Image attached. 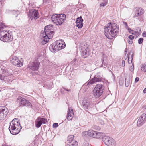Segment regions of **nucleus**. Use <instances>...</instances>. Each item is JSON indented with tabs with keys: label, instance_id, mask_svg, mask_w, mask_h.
Listing matches in <instances>:
<instances>
[{
	"label": "nucleus",
	"instance_id": "de8ad7c7",
	"mask_svg": "<svg viewBox=\"0 0 146 146\" xmlns=\"http://www.w3.org/2000/svg\"><path fill=\"white\" fill-rule=\"evenodd\" d=\"M143 92L144 93H146V88H145L143 90Z\"/></svg>",
	"mask_w": 146,
	"mask_h": 146
},
{
	"label": "nucleus",
	"instance_id": "5fc2aeb1",
	"mask_svg": "<svg viewBox=\"0 0 146 146\" xmlns=\"http://www.w3.org/2000/svg\"><path fill=\"white\" fill-rule=\"evenodd\" d=\"M2 1V0H0V2H1Z\"/></svg>",
	"mask_w": 146,
	"mask_h": 146
},
{
	"label": "nucleus",
	"instance_id": "6e6d98bb",
	"mask_svg": "<svg viewBox=\"0 0 146 146\" xmlns=\"http://www.w3.org/2000/svg\"><path fill=\"white\" fill-rule=\"evenodd\" d=\"M126 52V50H125V52Z\"/></svg>",
	"mask_w": 146,
	"mask_h": 146
},
{
	"label": "nucleus",
	"instance_id": "4c0bfd02",
	"mask_svg": "<svg viewBox=\"0 0 146 146\" xmlns=\"http://www.w3.org/2000/svg\"><path fill=\"white\" fill-rule=\"evenodd\" d=\"M129 38L130 40H133V39L134 38V36L133 35H130L129 36Z\"/></svg>",
	"mask_w": 146,
	"mask_h": 146
},
{
	"label": "nucleus",
	"instance_id": "72a5a7b5",
	"mask_svg": "<svg viewBox=\"0 0 146 146\" xmlns=\"http://www.w3.org/2000/svg\"><path fill=\"white\" fill-rule=\"evenodd\" d=\"M5 26L4 25L3 23H0V31L3 30V29L4 28Z\"/></svg>",
	"mask_w": 146,
	"mask_h": 146
},
{
	"label": "nucleus",
	"instance_id": "6e6552de",
	"mask_svg": "<svg viewBox=\"0 0 146 146\" xmlns=\"http://www.w3.org/2000/svg\"><path fill=\"white\" fill-rule=\"evenodd\" d=\"M8 113V108L4 106H0V121H3L5 119Z\"/></svg>",
	"mask_w": 146,
	"mask_h": 146
},
{
	"label": "nucleus",
	"instance_id": "7ed1b4c3",
	"mask_svg": "<svg viewBox=\"0 0 146 146\" xmlns=\"http://www.w3.org/2000/svg\"><path fill=\"white\" fill-rule=\"evenodd\" d=\"M21 129L19 122L18 119H14L10 123L9 130L13 135L18 134Z\"/></svg>",
	"mask_w": 146,
	"mask_h": 146
},
{
	"label": "nucleus",
	"instance_id": "a19ab883",
	"mask_svg": "<svg viewBox=\"0 0 146 146\" xmlns=\"http://www.w3.org/2000/svg\"><path fill=\"white\" fill-rule=\"evenodd\" d=\"M142 36L143 37H146V32H144L142 34Z\"/></svg>",
	"mask_w": 146,
	"mask_h": 146
},
{
	"label": "nucleus",
	"instance_id": "f8f14e48",
	"mask_svg": "<svg viewBox=\"0 0 146 146\" xmlns=\"http://www.w3.org/2000/svg\"><path fill=\"white\" fill-rule=\"evenodd\" d=\"M47 122L46 119L38 117L36 120L35 125L37 127L39 128L42 124H45Z\"/></svg>",
	"mask_w": 146,
	"mask_h": 146
},
{
	"label": "nucleus",
	"instance_id": "a211bd4d",
	"mask_svg": "<svg viewBox=\"0 0 146 146\" xmlns=\"http://www.w3.org/2000/svg\"><path fill=\"white\" fill-rule=\"evenodd\" d=\"M74 115L73 110L71 108H69L67 118L68 120H71Z\"/></svg>",
	"mask_w": 146,
	"mask_h": 146
},
{
	"label": "nucleus",
	"instance_id": "4468645a",
	"mask_svg": "<svg viewBox=\"0 0 146 146\" xmlns=\"http://www.w3.org/2000/svg\"><path fill=\"white\" fill-rule=\"evenodd\" d=\"M39 64L37 61L32 62L29 64L28 68L33 70H37L38 69Z\"/></svg>",
	"mask_w": 146,
	"mask_h": 146
},
{
	"label": "nucleus",
	"instance_id": "9d476101",
	"mask_svg": "<svg viewBox=\"0 0 146 146\" xmlns=\"http://www.w3.org/2000/svg\"><path fill=\"white\" fill-rule=\"evenodd\" d=\"M28 15L29 18L31 20L33 19L36 20L39 17L38 11L35 9L30 11L28 13Z\"/></svg>",
	"mask_w": 146,
	"mask_h": 146
},
{
	"label": "nucleus",
	"instance_id": "e433bc0d",
	"mask_svg": "<svg viewBox=\"0 0 146 146\" xmlns=\"http://www.w3.org/2000/svg\"><path fill=\"white\" fill-rule=\"evenodd\" d=\"M58 125V124L57 123H54L53 124V128H56L57 127Z\"/></svg>",
	"mask_w": 146,
	"mask_h": 146
},
{
	"label": "nucleus",
	"instance_id": "ea45409f",
	"mask_svg": "<svg viewBox=\"0 0 146 146\" xmlns=\"http://www.w3.org/2000/svg\"><path fill=\"white\" fill-rule=\"evenodd\" d=\"M128 43L129 44H132L133 43V40H128Z\"/></svg>",
	"mask_w": 146,
	"mask_h": 146
},
{
	"label": "nucleus",
	"instance_id": "b1692460",
	"mask_svg": "<svg viewBox=\"0 0 146 146\" xmlns=\"http://www.w3.org/2000/svg\"><path fill=\"white\" fill-rule=\"evenodd\" d=\"M96 131L92 130H89L88 131H86L83 132L82 134L87 133V135L90 137H94L95 134L96 133Z\"/></svg>",
	"mask_w": 146,
	"mask_h": 146
},
{
	"label": "nucleus",
	"instance_id": "58836bf2",
	"mask_svg": "<svg viewBox=\"0 0 146 146\" xmlns=\"http://www.w3.org/2000/svg\"><path fill=\"white\" fill-rule=\"evenodd\" d=\"M123 23L124 25H125V27L126 28H127V27H128V25H127V22H125V21H123Z\"/></svg>",
	"mask_w": 146,
	"mask_h": 146
},
{
	"label": "nucleus",
	"instance_id": "a878e982",
	"mask_svg": "<svg viewBox=\"0 0 146 146\" xmlns=\"http://www.w3.org/2000/svg\"><path fill=\"white\" fill-rule=\"evenodd\" d=\"M133 53L132 52H130L128 58V62L129 64H131L133 60Z\"/></svg>",
	"mask_w": 146,
	"mask_h": 146
},
{
	"label": "nucleus",
	"instance_id": "3c124183",
	"mask_svg": "<svg viewBox=\"0 0 146 146\" xmlns=\"http://www.w3.org/2000/svg\"><path fill=\"white\" fill-rule=\"evenodd\" d=\"M16 12L17 13V15H18V14H19L20 13V12L19 11H16Z\"/></svg>",
	"mask_w": 146,
	"mask_h": 146
},
{
	"label": "nucleus",
	"instance_id": "f3484780",
	"mask_svg": "<svg viewBox=\"0 0 146 146\" xmlns=\"http://www.w3.org/2000/svg\"><path fill=\"white\" fill-rule=\"evenodd\" d=\"M3 40H1L5 42H9L11 41L13 39V36L9 32L3 38Z\"/></svg>",
	"mask_w": 146,
	"mask_h": 146
},
{
	"label": "nucleus",
	"instance_id": "f704fd0d",
	"mask_svg": "<svg viewBox=\"0 0 146 146\" xmlns=\"http://www.w3.org/2000/svg\"><path fill=\"white\" fill-rule=\"evenodd\" d=\"M82 146H89V144L86 141L84 143Z\"/></svg>",
	"mask_w": 146,
	"mask_h": 146
},
{
	"label": "nucleus",
	"instance_id": "864d4df0",
	"mask_svg": "<svg viewBox=\"0 0 146 146\" xmlns=\"http://www.w3.org/2000/svg\"><path fill=\"white\" fill-rule=\"evenodd\" d=\"M132 31V32L131 33V34H134V33L133 32H134V31L133 30H131Z\"/></svg>",
	"mask_w": 146,
	"mask_h": 146
},
{
	"label": "nucleus",
	"instance_id": "dca6fc26",
	"mask_svg": "<svg viewBox=\"0 0 146 146\" xmlns=\"http://www.w3.org/2000/svg\"><path fill=\"white\" fill-rule=\"evenodd\" d=\"M0 70L2 72L1 74H0V79L2 80L5 81L7 79V77L8 75L6 71L4 69L0 67Z\"/></svg>",
	"mask_w": 146,
	"mask_h": 146
},
{
	"label": "nucleus",
	"instance_id": "2eb2a0df",
	"mask_svg": "<svg viewBox=\"0 0 146 146\" xmlns=\"http://www.w3.org/2000/svg\"><path fill=\"white\" fill-rule=\"evenodd\" d=\"M89 51V49L86 46L84 45L81 46L80 52L82 56L84 57V58H86V56H85L88 55Z\"/></svg>",
	"mask_w": 146,
	"mask_h": 146
},
{
	"label": "nucleus",
	"instance_id": "473e14b6",
	"mask_svg": "<svg viewBox=\"0 0 146 146\" xmlns=\"http://www.w3.org/2000/svg\"><path fill=\"white\" fill-rule=\"evenodd\" d=\"M143 39L142 38H141L138 40V43L140 44H141L143 41Z\"/></svg>",
	"mask_w": 146,
	"mask_h": 146
},
{
	"label": "nucleus",
	"instance_id": "a18cd8bd",
	"mask_svg": "<svg viewBox=\"0 0 146 146\" xmlns=\"http://www.w3.org/2000/svg\"><path fill=\"white\" fill-rule=\"evenodd\" d=\"M125 61L124 60H123L122 61V66H125Z\"/></svg>",
	"mask_w": 146,
	"mask_h": 146
},
{
	"label": "nucleus",
	"instance_id": "c03bdc74",
	"mask_svg": "<svg viewBox=\"0 0 146 146\" xmlns=\"http://www.w3.org/2000/svg\"><path fill=\"white\" fill-rule=\"evenodd\" d=\"M100 124L102 125H103L104 124V121L102 120H101L100 121Z\"/></svg>",
	"mask_w": 146,
	"mask_h": 146
},
{
	"label": "nucleus",
	"instance_id": "9b49d317",
	"mask_svg": "<svg viewBox=\"0 0 146 146\" xmlns=\"http://www.w3.org/2000/svg\"><path fill=\"white\" fill-rule=\"evenodd\" d=\"M146 121V113L142 114L139 117L137 123V126L140 127Z\"/></svg>",
	"mask_w": 146,
	"mask_h": 146
},
{
	"label": "nucleus",
	"instance_id": "49530a36",
	"mask_svg": "<svg viewBox=\"0 0 146 146\" xmlns=\"http://www.w3.org/2000/svg\"><path fill=\"white\" fill-rule=\"evenodd\" d=\"M63 89L65 90L66 91H67L68 92H69V91H70V89H66L64 88H63Z\"/></svg>",
	"mask_w": 146,
	"mask_h": 146
},
{
	"label": "nucleus",
	"instance_id": "c85d7f7f",
	"mask_svg": "<svg viewBox=\"0 0 146 146\" xmlns=\"http://www.w3.org/2000/svg\"><path fill=\"white\" fill-rule=\"evenodd\" d=\"M130 81V77L125 78V86L126 87H128Z\"/></svg>",
	"mask_w": 146,
	"mask_h": 146
},
{
	"label": "nucleus",
	"instance_id": "20e7f679",
	"mask_svg": "<svg viewBox=\"0 0 146 146\" xmlns=\"http://www.w3.org/2000/svg\"><path fill=\"white\" fill-rule=\"evenodd\" d=\"M66 19V15L64 14H54L51 17L52 21L57 25L62 24Z\"/></svg>",
	"mask_w": 146,
	"mask_h": 146
},
{
	"label": "nucleus",
	"instance_id": "5701e85b",
	"mask_svg": "<svg viewBox=\"0 0 146 146\" xmlns=\"http://www.w3.org/2000/svg\"><path fill=\"white\" fill-rule=\"evenodd\" d=\"M60 40H59V41H57L55 42V43H56V44H57L58 48V50H59L62 49L64 48H65V44H64L63 43V42L62 43H61L60 42ZM60 41H61V40H60Z\"/></svg>",
	"mask_w": 146,
	"mask_h": 146
},
{
	"label": "nucleus",
	"instance_id": "7c9ffc66",
	"mask_svg": "<svg viewBox=\"0 0 146 146\" xmlns=\"http://www.w3.org/2000/svg\"><path fill=\"white\" fill-rule=\"evenodd\" d=\"M141 70L143 71L146 72V64H143L141 66Z\"/></svg>",
	"mask_w": 146,
	"mask_h": 146
},
{
	"label": "nucleus",
	"instance_id": "cd10ccee",
	"mask_svg": "<svg viewBox=\"0 0 146 146\" xmlns=\"http://www.w3.org/2000/svg\"><path fill=\"white\" fill-rule=\"evenodd\" d=\"M52 50H51L52 51V52H54L56 51H59L56 43L55 42V43L54 44L52 47Z\"/></svg>",
	"mask_w": 146,
	"mask_h": 146
},
{
	"label": "nucleus",
	"instance_id": "2f4dec72",
	"mask_svg": "<svg viewBox=\"0 0 146 146\" xmlns=\"http://www.w3.org/2000/svg\"><path fill=\"white\" fill-rule=\"evenodd\" d=\"M102 67H105V66H107L108 65L107 62L104 60L102 59Z\"/></svg>",
	"mask_w": 146,
	"mask_h": 146
},
{
	"label": "nucleus",
	"instance_id": "39448f33",
	"mask_svg": "<svg viewBox=\"0 0 146 146\" xmlns=\"http://www.w3.org/2000/svg\"><path fill=\"white\" fill-rule=\"evenodd\" d=\"M104 87L101 84H97L94 88L93 91V94L96 98L99 97L104 92Z\"/></svg>",
	"mask_w": 146,
	"mask_h": 146
},
{
	"label": "nucleus",
	"instance_id": "c756f323",
	"mask_svg": "<svg viewBox=\"0 0 146 146\" xmlns=\"http://www.w3.org/2000/svg\"><path fill=\"white\" fill-rule=\"evenodd\" d=\"M74 136L73 135H70L68 136V142H74V141H77L75 140H74Z\"/></svg>",
	"mask_w": 146,
	"mask_h": 146
},
{
	"label": "nucleus",
	"instance_id": "f03ea898",
	"mask_svg": "<svg viewBox=\"0 0 146 146\" xmlns=\"http://www.w3.org/2000/svg\"><path fill=\"white\" fill-rule=\"evenodd\" d=\"M53 25H49L45 27V31H42L40 36L42 40V43L44 44L48 42L50 39L52 38L53 36L54 32L52 30Z\"/></svg>",
	"mask_w": 146,
	"mask_h": 146
},
{
	"label": "nucleus",
	"instance_id": "bb28decb",
	"mask_svg": "<svg viewBox=\"0 0 146 146\" xmlns=\"http://www.w3.org/2000/svg\"><path fill=\"white\" fill-rule=\"evenodd\" d=\"M78 142L77 141L69 142L68 143L66 146H77Z\"/></svg>",
	"mask_w": 146,
	"mask_h": 146
},
{
	"label": "nucleus",
	"instance_id": "aec40b11",
	"mask_svg": "<svg viewBox=\"0 0 146 146\" xmlns=\"http://www.w3.org/2000/svg\"><path fill=\"white\" fill-rule=\"evenodd\" d=\"M83 106L85 110L90 109L92 108V105L88 102H84Z\"/></svg>",
	"mask_w": 146,
	"mask_h": 146
},
{
	"label": "nucleus",
	"instance_id": "4be33fe9",
	"mask_svg": "<svg viewBox=\"0 0 146 146\" xmlns=\"http://www.w3.org/2000/svg\"><path fill=\"white\" fill-rule=\"evenodd\" d=\"M144 11L143 9L141 8H138L136 10L135 15L137 17L141 15L144 13Z\"/></svg>",
	"mask_w": 146,
	"mask_h": 146
},
{
	"label": "nucleus",
	"instance_id": "1a4fd4ad",
	"mask_svg": "<svg viewBox=\"0 0 146 146\" xmlns=\"http://www.w3.org/2000/svg\"><path fill=\"white\" fill-rule=\"evenodd\" d=\"M17 100L19 105L21 106H30L31 105V103L29 101L22 97H19L17 98Z\"/></svg>",
	"mask_w": 146,
	"mask_h": 146
},
{
	"label": "nucleus",
	"instance_id": "6ab92c4d",
	"mask_svg": "<svg viewBox=\"0 0 146 146\" xmlns=\"http://www.w3.org/2000/svg\"><path fill=\"white\" fill-rule=\"evenodd\" d=\"M83 20L81 16L78 18L76 20V26L79 28H81L83 26Z\"/></svg>",
	"mask_w": 146,
	"mask_h": 146
},
{
	"label": "nucleus",
	"instance_id": "0eeeda50",
	"mask_svg": "<svg viewBox=\"0 0 146 146\" xmlns=\"http://www.w3.org/2000/svg\"><path fill=\"white\" fill-rule=\"evenodd\" d=\"M103 141L108 146H115L116 145L115 141L111 137L108 136H104L103 138Z\"/></svg>",
	"mask_w": 146,
	"mask_h": 146
},
{
	"label": "nucleus",
	"instance_id": "412c9836",
	"mask_svg": "<svg viewBox=\"0 0 146 146\" xmlns=\"http://www.w3.org/2000/svg\"><path fill=\"white\" fill-rule=\"evenodd\" d=\"M104 135V133H103L96 131L94 138L98 139L102 138L103 139L104 137L105 136Z\"/></svg>",
	"mask_w": 146,
	"mask_h": 146
},
{
	"label": "nucleus",
	"instance_id": "c9c22d12",
	"mask_svg": "<svg viewBox=\"0 0 146 146\" xmlns=\"http://www.w3.org/2000/svg\"><path fill=\"white\" fill-rule=\"evenodd\" d=\"M134 70L133 63L131 67L130 68V70L131 71H133Z\"/></svg>",
	"mask_w": 146,
	"mask_h": 146
},
{
	"label": "nucleus",
	"instance_id": "09e8293b",
	"mask_svg": "<svg viewBox=\"0 0 146 146\" xmlns=\"http://www.w3.org/2000/svg\"><path fill=\"white\" fill-rule=\"evenodd\" d=\"M2 146H11V145H8L6 144H4L2 145Z\"/></svg>",
	"mask_w": 146,
	"mask_h": 146
},
{
	"label": "nucleus",
	"instance_id": "f257e3e1",
	"mask_svg": "<svg viewBox=\"0 0 146 146\" xmlns=\"http://www.w3.org/2000/svg\"><path fill=\"white\" fill-rule=\"evenodd\" d=\"M104 29L105 35L110 39H112L119 32V26L114 23H108L105 27Z\"/></svg>",
	"mask_w": 146,
	"mask_h": 146
},
{
	"label": "nucleus",
	"instance_id": "ddd939ff",
	"mask_svg": "<svg viewBox=\"0 0 146 146\" xmlns=\"http://www.w3.org/2000/svg\"><path fill=\"white\" fill-rule=\"evenodd\" d=\"M11 62L13 65L18 67H20L23 65V63L21 62L19 58L15 56L12 57Z\"/></svg>",
	"mask_w": 146,
	"mask_h": 146
},
{
	"label": "nucleus",
	"instance_id": "8fccbe9b",
	"mask_svg": "<svg viewBox=\"0 0 146 146\" xmlns=\"http://www.w3.org/2000/svg\"><path fill=\"white\" fill-rule=\"evenodd\" d=\"M142 1L146 4V0H142Z\"/></svg>",
	"mask_w": 146,
	"mask_h": 146
},
{
	"label": "nucleus",
	"instance_id": "79ce46f5",
	"mask_svg": "<svg viewBox=\"0 0 146 146\" xmlns=\"http://www.w3.org/2000/svg\"><path fill=\"white\" fill-rule=\"evenodd\" d=\"M139 77H136L135 80V82H137L139 80Z\"/></svg>",
	"mask_w": 146,
	"mask_h": 146
},
{
	"label": "nucleus",
	"instance_id": "603ef678",
	"mask_svg": "<svg viewBox=\"0 0 146 146\" xmlns=\"http://www.w3.org/2000/svg\"><path fill=\"white\" fill-rule=\"evenodd\" d=\"M128 30L129 31V33H130L131 32L129 31V30H131V29H130V28H128Z\"/></svg>",
	"mask_w": 146,
	"mask_h": 146
},
{
	"label": "nucleus",
	"instance_id": "37998d69",
	"mask_svg": "<svg viewBox=\"0 0 146 146\" xmlns=\"http://www.w3.org/2000/svg\"><path fill=\"white\" fill-rule=\"evenodd\" d=\"M106 5V4H105V3H102L101 4H100V6H102V7H104V6H105Z\"/></svg>",
	"mask_w": 146,
	"mask_h": 146
},
{
	"label": "nucleus",
	"instance_id": "423d86ee",
	"mask_svg": "<svg viewBox=\"0 0 146 146\" xmlns=\"http://www.w3.org/2000/svg\"><path fill=\"white\" fill-rule=\"evenodd\" d=\"M102 76L101 74L99 72L97 73L94 77L87 83L85 84V85L87 86L86 87H89V86L96 82H100L102 80Z\"/></svg>",
	"mask_w": 146,
	"mask_h": 146
},
{
	"label": "nucleus",
	"instance_id": "393cba45",
	"mask_svg": "<svg viewBox=\"0 0 146 146\" xmlns=\"http://www.w3.org/2000/svg\"><path fill=\"white\" fill-rule=\"evenodd\" d=\"M9 31H7L5 30H2L0 31V39L3 40V38L4 36H5L8 33Z\"/></svg>",
	"mask_w": 146,
	"mask_h": 146
}]
</instances>
